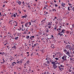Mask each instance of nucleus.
<instances>
[{"label": "nucleus", "instance_id": "obj_1", "mask_svg": "<svg viewBox=\"0 0 74 74\" xmlns=\"http://www.w3.org/2000/svg\"><path fill=\"white\" fill-rule=\"evenodd\" d=\"M66 48L67 49H69V51H74V46H72V47L71 46V45H67L66 47Z\"/></svg>", "mask_w": 74, "mask_h": 74}, {"label": "nucleus", "instance_id": "obj_2", "mask_svg": "<svg viewBox=\"0 0 74 74\" xmlns=\"http://www.w3.org/2000/svg\"><path fill=\"white\" fill-rule=\"evenodd\" d=\"M67 56L66 55L64 54L63 56L61 58L62 60H65V61H69V59H68V58H66Z\"/></svg>", "mask_w": 74, "mask_h": 74}, {"label": "nucleus", "instance_id": "obj_3", "mask_svg": "<svg viewBox=\"0 0 74 74\" xmlns=\"http://www.w3.org/2000/svg\"><path fill=\"white\" fill-rule=\"evenodd\" d=\"M63 51L68 56H69V57H71V56L70 55V51H69L68 50L67 51L66 49H64L63 50Z\"/></svg>", "mask_w": 74, "mask_h": 74}, {"label": "nucleus", "instance_id": "obj_4", "mask_svg": "<svg viewBox=\"0 0 74 74\" xmlns=\"http://www.w3.org/2000/svg\"><path fill=\"white\" fill-rule=\"evenodd\" d=\"M51 64H53V67L54 69H56V68L58 67V66L56 65L57 64H56L55 61L52 62H51Z\"/></svg>", "mask_w": 74, "mask_h": 74}, {"label": "nucleus", "instance_id": "obj_5", "mask_svg": "<svg viewBox=\"0 0 74 74\" xmlns=\"http://www.w3.org/2000/svg\"><path fill=\"white\" fill-rule=\"evenodd\" d=\"M59 69L60 71H63V70H64V68L61 67H64V65H60V66H58Z\"/></svg>", "mask_w": 74, "mask_h": 74}, {"label": "nucleus", "instance_id": "obj_6", "mask_svg": "<svg viewBox=\"0 0 74 74\" xmlns=\"http://www.w3.org/2000/svg\"><path fill=\"white\" fill-rule=\"evenodd\" d=\"M31 22H27V23L25 24V27H29L30 26V25H31Z\"/></svg>", "mask_w": 74, "mask_h": 74}, {"label": "nucleus", "instance_id": "obj_7", "mask_svg": "<svg viewBox=\"0 0 74 74\" xmlns=\"http://www.w3.org/2000/svg\"><path fill=\"white\" fill-rule=\"evenodd\" d=\"M73 70V69H74V68L73 67H70V69H69V72H71V71H72V70L71 69H72Z\"/></svg>", "mask_w": 74, "mask_h": 74}, {"label": "nucleus", "instance_id": "obj_8", "mask_svg": "<svg viewBox=\"0 0 74 74\" xmlns=\"http://www.w3.org/2000/svg\"><path fill=\"white\" fill-rule=\"evenodd\" d=\"M16 3H18V4H19V5H21V3H22V2H21V1H16Z\"/></svg>", "mask_w": 74, "mask_h": 74}, {"label": "nucleus", "instance_id": "obj_9", "mask_svg": "<svg viewBox=\"0 0 74 74\" xmlns=\"http://www.w3.org/2000/svg\"><path fill=\"white\" fill-rule=\"evenodd\" d=\"M16 63L18 64H19L20 63H22V60H21L20 61H19L17 62H16Z\"/></svg>", "mask_w": 74, "mask_h": 74}, {"label": "nucleus", "instance_id": "obj_10", "mask_svg": "<svg viewBox=\"0 0 74 74\" xmlns=\"http://www.w3.org/2000/svg\"><path fill=\"white\" fill-rule=\"evenodd\" d=\"M59 35H60V37H62V36L63 34H60V33H59L58 34V36H59Z\"/></svg>", "mask_w": 74, "mask_h": 74}, {"label": "nucleus", "instance_id": "obj_11", "mask_svg": "<svg viewBox=\"0 0 74 74\" xmlns=\"http://www.w3.org/2000/svg\"><path fill=\"white\" fill-rule=\"evenodd\" d=\"M55 62H56V64H58V65H59V64H60V63H58V62L57 61H55Z\"/></svg>", "mask_w": 74, "mask_h": 74}, {"label": "nucleus", "instance_id": "obj_12", "mask_svg": "<svg viewBox=\"0 0 74 74\" xmlns=\"http://www.w3.org/2000/svg\"><path fill=\"white\" fill-rule=\"evenodd\" d=\"M27 17V15L25 14L24 15V16H23V17H22V18H26V17Z\"/></svg>", "mask_w": 74, "mask_h": 74}, {"label": "nucleus", "instance_id": "obj_13", "mask_svg": "<svg viewBox=\"0 0 74 74\" xmlns=\"http://www.w3.org/2000/svg\"><path fill=\"white\" fill-rule=\"evenodd\" d=\"M2 60L3 61V63H4L5 62V58L2 59Z\"/></svg>", "mask_w": 74, "mask_h": 74}, {"label": "nucleus", "instance_id": "obj_14", "mask_svg": "<svg viewBox=\"0 0 74 74\" xmlns=\"http://www.w3.org/2000/svg\"><path fill=\"white\" fill-rule=\"evenodd\" d=\"M65 3H64L63 4H61V6L63 7H65Z\"/></svg>", "mask_w": 74, "mask_h": 74}, {"label": "nucleus", "instance_id": "obj_15", "mask_svg": "<svg viewBox=\"0 0 74 74\" xmlns=\"http://www.w3.org/2000/svg\"><path fill=\"white\" fill-rule=\"evenodd\" d=\"M34 38V36H31L29 38V39H32V38Z\"/></svg>", "mask_w": 74, "mask_h": 74}, {"label": "nucleus", "instance_id": "obj_16", "mask_svg": "<svg viewBox=\"0 0 74 74\" xmlns=\"http://www.w3.org/2000/svg\"><path fill=\"white\" fill-rule=\"evenodd\" d=\"M68 10L69 11H70L71 10V9H70V7H68Z\"/></svg>", "mask_w": 74, "mask_h": 74}, {"label": "nucleus", "instance_id": "obj_17", "mask_svg": "<svg viewBox=\"0 0 74 74\" xmlns=\"http://www.w3.org/2000/svg\"><path fill=\"white\" fill-rule=\"evenodd\" d=\"M19 38V37H16L15 38V40H18V38Z\"/></svg>", "mask_w": 74, "mask_h": 74}, {"label": "nucleus", "instance_id": "obj_18", "mask_svg": "<svg viewBox=\"0 0 74 74\" xmlns=\"http://www.w3.org/2000/svg\"><path fill=\"white\" fill-rule=\"evenodd\" d=\"M16 47L15 45L14 46H13V47H12V48H15V49H16Z\"/></svg>", "mask_w": 74, "mask_h": 74}, {"label": "nucleus", "instance_id": "obj_19", "mask_svg": "<svg viewBox=\"0 0 74 74\" xmlns=\"http://www.w3.org/2000/svg\"><path fill=\"white\" fill-rule=\"evenodd\" d=\"M29 62H29V60H28L27 61L26 63H27V64H28L29 63Z\"/></svg>", "mask_w": 74, "mask_h": 74}, {"label": "nucleus", "instance_id": "obj_20", "mask_svg": "<svg viewBox=\"0 0 74 74\" xmlns=\"http://www.w3.org/2000/svg\"><path fill=\"white\" fill-rule=\"evenodd\" d=\"M29 36H27L26 37V38L27 39H29Z\"/></svg>", "mask_w": 74, "mask_h": 74}, {"label": "nucleus", "instance_id": "obj_21", "mask_svg": "<svg viewBox=\"0 0 74 74\" xmlns=\"http://www.w3.org/2000/svg\"><path fill=\"white\" fill-rule=\"evenodd\" d=\"M52 11H55V12H56V9H52Z\"/></svg>", "mask_w": 74, "mask_h": 74}, {"label": "nucleus", "instance_id": "obj_22", "mask_svg": "<svg viewBox=\"0 0 74 74\" xmlns=\"http://www.w3.org/2000/svg\"><path fill=\"white\" fill-rule=\"evenodd\" d=\"M37 49L38 50V51H39V49H40V47L39 46H38L37 47Z\"/></svg>", "mask_w": 74, "mask_h": 74}, {"label": "nucleus", "instance_id": "obj_23", "mask_svg": "<svg viewBox=\"0 0 74 74\" xmlns=\"http://www.w3.org/2000/svg\"><path fill=\"white\" fill-rule=\"evenodd\" d=\"M66 31V30L65 29H63L62 30V32H63H63H64V31Z\"/></svg>", "mask_w": 74, "mask_h": 74}, {"label": "nucleus", "instance_id": "obj_24", "mask_svg": "<svg viewBox=\"0 0 74 74\" xmlns=\"http://www.w3.org/2000/svg\"><path fill=\"white\" fill-rule=\"evenodd\" d=\"M69 13H70L68 11H67L66 14H69Z\"/></svg>", "mask_w": 74, "mask_h": 74}, {"label": "nucleus", "instance_id": "obj_25", "mask_svg": "<svg viewBox=\"0 0 74 74\" xmlns=\"http://www.w3.org/2000/svg\"><path fill=\"white\" fill-rule=\"evenodd\" d=\"M55 59L56 60H59V58H55Z\"/></svg>", "mask_w": 74, "mask_h": 74}, {"label": "nucleus", "instance_id": "obj_26", "mask_svg": "<svg viewBox=\"0 0 74 74\" xmlns=\"http://www.w3.org/2000/svg\"><path fill=\"white\" fill-rule=\"evenodd\" d=\"M66 33L67 34H69L70 33V32L69 31H66Z\"/></svg>", "mask_w": 74, "mask_h": 74}, {"label": "nucleus", "instance_id": "obj_27", "mask_svg": "<svg viewBox=\"0 0 74 74\" xmlns=\"http://www.w3.org/2000/svg\"><path fill=\"white\" fill-rule=\"evenodd\" d=\"M58 5H57L56 4H55V6L56 7H58Z\"/></svg>", "mask_w": 74, "mask_h": 74}, {"label": "nucleus", "instance_id": "obj_28", "mask_svg": "<svg viewBox=\"0 0 74 74\" xmlns=\"http://www.w3.org/2000/svg\"><path fill=\"white\" fill-rule=\"evenodd\" d=\"M47 64H49L50 63L49 62V61L48 60H47Z\"/></svg>", "mask_w": 74, "mask_h": 74}, {"label": "nucleus", "instance_id": "obj_29", "mask_svg": "<svg viewBox=\"0 0 74 74\" xmlns=\"http://www.w3.org/2000/svg\"><path fill=\"white\" fill-rule=\"evenodd\" d=\"M70 61H73V59L72 58H70Z\"/></svg>", "mask_w": 74, "mask_h": 74}, {"label": "nucleus", "instance_id": "obj_30", "mask_svg": "<svg viewBox=\"0 0 74 74\" xmlns=\"http://www.w3.org/2000/svg\"><path fill=\"white\" fill-rule=\"evenodd\" d=\"M51 24L50 23H48L47 24V26H49V25H51Z\"/></svg>", "mask_w": 74, "mask_h": 74}, {"label": "nucleus", "instance_id": "obj_31", "mask_svg": "<svg viewBox=\"0 0 74 74\" xmlns=\"http://www.w3.org/2000/svg\"><path fill=\"white\" fill-rule=\"evenodd\" d=\"M43 65H45V66H47V64H46L45 63H44L43 64Z\"/></svg>", "mask_w": 74, "mask_h": 74}, {"label": "nucleus", "instance_id": "obj_32", "mask_svg": "<svg viewBox=\"0 0 74 74\" xmlns=\"http://www.w3.org/2000/svg\"><path fill=\"white\" fill-rule=\"evenodd\" d=\"M13 16L14 17V18H15V17H16V14H14L13 15Z\"/></svg>", "mask_w": 74, "mask_h": 74}, {"label": "nucleus", "instance_id": "obj_33", "mask_svg": "<svg viewBox=\"0 0 74 74\" xmlns=\"http://www.w3.org/2000/svg\"><path fill=\"white\" fill-rule=\"evenodd\" d=\"M24 23H25V22H24L21 21V24H23Z\"/></svg>", "mask_w": 74, "mask_h": 74}, {"label": "nucleus", "instance_id": "obj_34", "mask_svg": "<svg viewBox=\"0 0 74 74\" xmlns=\"http://www.w3.org/2000/svg\"><path fill=\"white\" fill-rule=\"evenodd\" d=\"M51 38H50V39H51V38H54V37H53V35H51Z\"/></svg>", "mask_w": 74, "mask_h": 74}, {"label": "nucleus", "instance_id": "obj_35", "mask_svg": "<svg viewBox=\"0 0 74 74\" xmlns=\"http://www.w3.org/2000/svg\"><path fill=\"white\" fill-rule=\"evenodd\" d=\"M72 11H74V7H73L71 9Z\"/></svg>", "mask_w": 74, "mask_h": 74}, {"label": "nucleus", "instance_id": "obj_36", "mask_svg": "<svg viewBox=\"0 0 74 74\" xmlns=\"http://www.w3.org/2000/svg\"><path fill=\"white\" fill-rule=\"evenodd\" d=\"M21 29H22L21 28L18 29V30H19V31H21Z\"/></svg>", "mask_w": 74, "mask_h": 74}, {"label": "nucleus", "instance_id": "obj_37", "mask_svg": "<svg viewBox=\"0 0 74 74\" xmlns=\"http://www.w3.org/2000/svg\"><path fill=\"white\" fill-rule=\"evenodd\" d=\"M14 22L16 24V25H17V23H17V22H16V21H14Z\"/></svg>", "mask_w": 74, "mask_h": 74}, {"label": "nucleus", "instance_id": "obj_38", "mask_svg": "<svg viewBox=\"0 0 74 74\" xmlns=\"http://www.w3.org/2000/svg\"><path fill=\"white\" fill-rule=\"evenodd\" d=\"M47 33H48V32H49V30L48 29H47V30L46 31Z\"/></svg>", "mask_w": 74, "mask_h": 74}, {"label": "nucleus", "instance_id": "obj_39", "mask_svg": "<svg viewBox=\"0 0 74 74\" xmlns=\"http://www.w3.org/2000/svg\"><path fill=\"white\" fill-rule=\"evenodd\" d=\"M53 61V60H50V62H51V63H52V62H54V61Z\"/></svg>", "mask_w": 74, "mask_h": 74}, {"label": "nucleus", "instance_id": "obj_40", "mask_svg": "<svg viewBox=\"0 0 74 74\" xmlns=\"http://www.w3.org/2000/svg\"><path fill=\"white\" fill-rule=\"evenodd\" d=\"M31 22H33V23H34V22H36V21H33L32 20V21H31Z\"/></svg>", "mask_w": 74, "mask_h": 74}, {"label": "nucleus", "instance_id": "obj_41", "mask_svg": "<svg viewBox=\"0 0 74 74\" xmlns=\"http://www.w3.org/2000/svg\"><path fill=\"white\" fill-rule=\"evenodd\" d=\"M39 55V53H36V55H38V56H40V55Z\"/></svg>", "mask_w": 74, "mask_h": 74}, {"label": "nucleus", "instance_id": "obj_42", "mask_svg": "<svg viewBox=\"0 0 74 74\" xmlns=\"http://www.w3.org/2000/svg\"><path fill=\"white\" fill-rule=\"evenodd\" d=\"M13 63L14 64H16V63L15 62H13Z\"/></svg>", "mask_w": 74, "mask_h": 74}, {"label": "nucleus", "instance_id": "obj_43", "mask_svg": "<svg viewBox=\"0 0 74 74\" xmlns=\"http://www.w3.org/2000/svg\"><path fill=\"white\" fill-rule=\"evenodd\" d=\"M58 9H59V10H60L61 9L60 6H59V7H58Z\"/></svg>", "mask_w": 74, "mask_h": 74}, {"label": "nucleus", "instance_id": "obj_44", "mask_svg": "<svg viewBox=\"0 0 74 74\" xmlns=\"http://www.w3.org/2000/svg\"><path fill=\"white\" fill-rule=\"evenodd\" d=\"M58 54H59V55H62V54L60 53H58Z\"/></svg>", "mask_w": 74, "mask_h": 74}, {"label": "nucleus", "instance_id": "obj_45", "mask_svg": "<svg viewBox=\"0 0 74 74\" xmlns=\"http://www.w3.org/2000/svg\"><path fill=\"white\" fill-rule=\"evenodd\" d=\"M28 8H30V6L29 5H28Z\"/></svg>", "mask_w": 74, "mask_h": 74}, {"label": "nucleus", "instance_id": "obj_46", "mask_svg": "<svg viewBox=\"0 0 74 74\" xmlns=\"http://www.w3.org/2000/svg\"><path fill=\"white\" fill-rule=\"evenodd\" d=\"M37 45L36 44H34V45L33 46H34V47L35 46H36V45Z\"/></svg>", "mask_w": 74, "mask_h": 74}, {"label": "nucleus", "instance_id": "obj_47", "mask_svg": "<svg viewBox=\"0 0 74 74\" xmlns=\"http://www.w3.org/2000/svg\"><path fill=\"white\" fill-rule=\"evenodd\" d=\"M47 74H49V71H47Z\"/></svg>", "mask_w": 74, "mask_h": 74}, {"label": "nucleus", "instance_id": "obj_48", "mask_svg": "<svg viewBox=\"0 0 74 74\" xmlns=\"http://www.w3.org/2000/svg\"><path fill=\"white\" fill-rule=\"evenodd\" d=\"M23 34H26V32L25 31L24 33H23Z\"/></svg>", "mask_w": 74, "mask_h": 74}, {"label": "nucleus", "instance_id": "obj_49", "mask_svg": "<svg viewBox=\"0 0 74 74\" xmlns=\"http://www.w3.org/2000/svg\"><path fill=\"white\" fill-rule=\"evenodd\" d=\"M48 28L49 29L51 27V26H48Z\"/></svg>", "mask_w": 74, "mask_h": 74}, {"label": "nucleus", "instance_id": "obj_50", "mask_svg": "<svg viewBox=\"0 0 74 74\" xmlns=\"http://www.w3.org/2000/svg\"><path fill=\"white\" fill-rule=\"evenodd\" d=\"M59 33H60V34H62V33H63V32H62V31H61L60 32H59Z\"/></svg>", "mask_w": 74, "mask_h": 74}, {"label": "nucleus", "instance_id": "obj_51", "mask_svg": "<svg viewBox=\"0 0 74 74\" xmlns=\"http://www.w3.org/2000/svg\"><path fill=\"white\" fill-rule=\"evenodd\" d=\"M68 4L69 5H71V4H70V3H69Z\"/></svg>", "mask_w": 74, "mask_h": 74}, {"label": "nucleus", "instance_id": "obj_52", "mask_svg": "<svg viewBox=\"0 0 74 74\" xmlns=\"http://www.w3.org/2000/svg\"><path fill=\"white\" fill-rule=\"evenodd\" d=\"M22 4H25V2L23 1V2H22Z\"/></svg>", "mask_w": 74, "mask_h": 74}, {"label": "nucleus", "instance_id": "obj_53", "mask_svg": "<svg viewBox=\"0 0 74 74\" xmlns=\"http://www.w3.org/2000/svg\"><path fill=\"white\" fill-rule=\"evenodd\" d=\"M56 29H57L56 27L54 28V29L55 30H56Z\"/></svg>", "mask_w": 74, "mask_h": 74}, {"label": "nucleus", "instance_id": "obj_54", "mask_svg": "<svg viewBox=\"0 0 74 74\" xmlns=\"http://www.w3.org/2000/svg\"><path fill=\"white\" fill-rule=\"evenodd\" d=\"M36 52H37V51H38V50L37 49H36Z\"/></svg>", "mask_w": 74, "mask_h": 74}, {"label": "nucleus", "instance_id": "obj_55", "mask_svg": "<svg viewBox=\"0 0 74 74\" xmlns=\"http://www.w3.org/2000/svg\"><path fill=\"white\" fill-rule=\"evenodd\" d=\"M34 6H36V4H34Z\"/></svg>", "mask_w": 74, "mask_h": 74}, {"label": "nucleus", "instance_id": "obj_56", "mask_svg": "<svg viewBox=\"0 0 74 74\" xmlns=\"http://www.w3.org/2000/svg\"><path fill=\"white\" fill-rule=\"evenodd\" d=\"M67 59H69V60H70V57H68Z\"/></svg>", "mask_w": 74, "mask_h": 74}, {"label": "nucleus", "instance_id": "obj_57", "mask_svg": "<svg viewBox=\"0 0 74 74\" xmlns=\"http://www.w3.org/2000/svg\"><path fill=\"white\" fill-rule=\"evenodd\" d=\"M64 4V3H63V2H61V4Z\"/></svg>", "mask_w": 74, "mask_h": 74}, {"label": "nucleus", "instance_id": "obj_58", "mask_svg": "<svg viewBox=\"0 0 74 74\" xmlns=\"http://www.w3.org/2000/svg\"><path fill=\"white\" fill-rule=\"evenodd\" d=\"M48 59H49V58H47L45 59V60H48Z\"/></svg>", "mask_w": 74, "mask_h": 74}, {"label": "nucleus", "instance_id": "obj_59", "mask_svg": "<svg viewBox=\"0 0 74 74\" xmlns=\"http://www.w3.org/2000/svg\"><path fill=\"white\" fill-rule=\"evenodd\" d=\"M0 37H1V38H3V37L2 36H1V35H0Z\"/></svg>", "mask_w": 74, "mask_h": 74}, {"label": "nucleus", "instance_id": "obj_60", "mask_svg": "<svg viewBox=\"0 0 74 74\" xmlns=\"http://www.w3.org/2000/svg\"><path fill=\"white\" fill-rule=\"evenodd\" d=\"M31 30L32 31H33V29L32 28L31 29Z\"/></svg>", "mask_w": 74, "mask_h": 74}, {"label": "nucleus", "instance_id": "obj_61", "mask_svg": "<svg viewBox=\"0 0 74 74\" xmlns=\"http://www.w3.org/2000/svg\"><path fill=\"white\" fill-rule=\"evenodd\" d=\"M67 2L68 3H70V1H69V0H67Z\"/></svg>", "mask_w": 74, "mask_h": 74}, {"label": "nucleus", "instance_id": "obj_62", "mask_svg": "<svg viewBox=\"0 0 74 74\" xmlns=\"http://www.w3.org/2000/svg\"><path fill=\"white\" fill-rule=\"evenodd\" d=\"M71 33H72V35H73V32H72Z\"/></svg>", "mask_w": 74, "mask_h": 74}, {"label": "nucleus", "instance_id": "obj_63", "mask_svg": "<svg viewBox=\"0 0 74 74\" xmlns=\"http://www.w3.org/2000/svg\"><path fill=\"white\" fill-rule=\"evenodd\" d=\"M69 25V23H66V26Z\"/></svg>", "mask_w": 74, "mask_h": 74}, {"label": "nucleus", "instance_id": "obj_64", "mask_svg": "<svg viewBox=\"0 0 74 74\" xmlns=\"http://www.w3.org/2000/svg\"><path fill=\"white\" fill-rule=\"evenodd\" d=\"M72 26L74 28V24H73V25Z\"/></svg>", "mask_w": 74, "mask_h": 74}]
</instances>
